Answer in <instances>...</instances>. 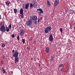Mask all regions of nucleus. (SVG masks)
<instances>
[{"instance_id":"1","label":"nucleus","mask_w":75,"mask_h":75,"mask_svg":"<svg viewBox=\"0 0 75 75\" xmlns=\"http://www.w3.org/2000/svg\"><path fill=\"white\" fill-rule=\"evenodd\" d=\"M12 52L13 54L12 55L13 57H15V63H17L18 62L19 57H18V52L17 50H12Z\"/></svg>"},{"instance_id":"2","label":"nucleus","mask_w":75,"mask_h":75,"mask_svg":"<svg viewBox=\"0 0 75 75\" xmlns=\"http://www.w3.org/2000/svg\"><path fill=\"white\" fill-rule=\"evenodd\" d=\"M30 19L32 21L33 20V23L35 25H37L39 24L40 20L39 19H38L37 16L36 15L30 16Z\"/></svg>"},{"instance_id":"3","label":"nucleus","mask_w":75,"mask_h":75,"mask_svg":"<svg viewBox=\"0 0 75 75\" xmlns=\"http://www.w3.org/2000/svg\"><path fill=\"white\" fill-rule=\"evenodd\" d=\"M51 27L50 26H48L47 27L45 28L44 30L45 33H48L49 31H51Z\"/></svg>"},{"instance_id":"4","label":"nucleus","mask_w":75,"mask_h":75,"mask_svg":"<svg viewBox=\"0 0 75 75\" xmlns=\"http://www.w3.org/2000/svg\"><path fill=\"white\" fill-rule=\"evenodd\" d=\"M26 25L29 27H30L32 25V21L30 19L28 20V21L26 22Z\"/></svg>"},{"instance_id":"5","label":"nucleus","mask_w":75,"mask_h":75,"mask_svg":"<svg viewBox=\"0 0 75 75\" xmlns=\"http://www.w3.org/2000/svg\"><path fill=\"white\" fill-rule=\"evenodd\" d=\"M40 11V12H39V11ZM36 12L37 13H38V12H39L38 13V14H39V16H41V14H43L44 13V11H43V10H42V9H41V8H40L39 9H37V11H36Z\"/></svg>"},{"instance_id":"6","label":"nucleus","mask_w":75,"mask_h":75,"mask_svg":"<svg viewBox=\"0 0 75 75\" xmlns=\"http://www.w3.org/2000/svg\"><path fill=\"white\" fill-rule=\"evenodd\" d=\"M0 30L3 33H4L6 31V27L5 26L2 25L0 27Z\"/></svg>"},{"instance_id":"7","label":"nucleus","mask_w":75,"mask_h":75,"mask_svg":"<svg viewBox=\"0 0 75 75\" xmlns=\"http://www.w3.org/2000/svg\"><path fill=\"white\" fill-rule=\"evenodd\" d=\"M20 32V35L21 36H23L24 34V31L23 28H21Z\"/></svg>"},{"instance_id":"8","label":"nucleus","mask_w":75,"mask_h":75,"mask_svg":"<svg viewBox=\"0 0 75 75\" xmlns=\"http://www.w3.org/2000/svg\"><path fill=\"white\" fill-rule=\"evenodd\" d=\"M53 36H52V34H50L49 36V40L50 41L52 42L53 41Z\"/></svg>"},{"instance_id":"9","label":"nucleus","mask_w":75,"mask_h":75,"mask_svg":"<svg viewBox=\"0 0 75 75\" xmlns=\"http://www.w3.org/2000/svg\"><path fill=\"white\" fill-rule=\"evenodd\" d=\"M33 7L34 8H37V7L38 5L37 4V2L34 1L33 2Z\"/></svg>"},{"instance_id":"10","label":"nucleus","mask_w":75,"mask_h":75,"mask_svg":"<svg viewBox=\"0 0 75 75\" xmlns=\"http://www.w3.org/2000/svg\"><path fill=\"white\" fill-rule=\"evenodd\" d=\"M45 52H46V53H49L50 52V49H49V47H47L46 48Z\"/></svg>"},{"instance_id":"11","label":"nucleus","mask_w":75,"mask_h":75,"mask_svg":"<svg viewBox=\"0 0 75 75\" xmlns=\"http://www.w3.org/2000/svg\"><path fill=\"white\" fill-rule=\"evenodd\" d=\"M23 11H24L23 10V8H21L20 9L19 11L20 14H23Z\"/></svg>"},{"instance_id":"12","label":"nucleus","mask_w":75,"mask_h":75,"mask_svg":"<svg viewBox=\"0 0 75 75\" xmlns=\"http://www.w3.org/2000/svg\"><path fill=\"white\" fill-rule=\"evenodd\" d=\"M29 5H30V3H27L25 5V8L26 9H27L29 7Z\"/></svg>"},{"instance_id":"13","label":"nucleus","mask_w":75,"mask_h":75,"mask_svg":"<svg viewBox=\"0 0 75 75\" xmlns=\"http://www.w3.org/2000/svg\"><path fill=\"white\" fill-rule=\"evenodd\" d=\"M47 6L49 7H50V6H51V4H50V2L48 0L47 1Z\"/></svg>"},{"instance_id":"14","label":"nucleus","mask_w":75,"mask_h":75,"mask_svg":"<svg viewBox=\"0 0 75 75\" xmlns=\"http://www.w3.org/2000/svg\"><path fill=\"white\" fill-rule=\"evenodd\" d=\"M7 6H8L9 4H10V2L9 1H6L5 2Z\"/></svg>"},{"instance_id":"15","label":"nucleus","mask_w":75,"mask_h":75,"mask_svg":"<svg viewBox=\"0 0 75 75\" xmlns=\"http://www.w3.org/2000/svg\"><path fill=\"white\" fill-rule=\"evenodd\" d=\"M75 12L73 10H71L70 11V14H74V13H75Z\"/></svg>"},{"instance_id":"16","label":"nucleus","mask_w":75,"mask_h":75,"mask_svg":"<svg viewBox=\"0 0 75 75\" xmlns=\"http://www.w3.org/2000/svg\"><path fill=\"white\" fill-rule=\"evenodd\" d=\"M2 72H3V74H5V73H6V70H5V69H3V67L2 68Z\"/></svg>"},{"instance_id":"17","label":"nucleus","mask_w":75,"mask_h":75,"mask_svg":"<svg viewBox=\"0 0 75 75\" xmlns=\"http://www.w3.org/2000/svg\"><path fill=\"white\" fill-rule=\"evenodd\" d=\"M6 31H7V32H8L10 31V28H8L7 27H6Z\"/></svg>"},{"instance_id":"18","label":"nucleus","mask_w":75,"mask_h":75,"mask_svg":"<svg viewBox=\"0 0 75 75\" xmlns=\"http://www.w3.org/2000/svg\"><path fill=\"white\" fill-rule=\"evenodd\" d=\"M13 11H14V13H15V14H16V13H17V9H14L13 10Z\"/></svg>"},{"instance_id":"19","label":"nucleus","mask_w":75,"mask_h":75,"mask_svg":"<svg viewBox=\"0 0 75 75\" xmlns=\"http://www.w3.org/2000/svg\"><path fill=\"white\" fill-rule=\"evenodd\" d=\"M8 28H10V29H11V23H10L8 25Z\"/></svg>"},{"instance_id":"20","label":"nucleus","mask_w":75,"mask_h":75,"mask_svg":"<svg viewBox=\"0 0 75 75\" xmlns=\"http://www.w3.org/2000/svg\"><path fill=\"white\" fill-rule=\"evenodd\" d=\"M33 39V37H30L29 39V41H31Z\"/></svg>"},{"instance_id":"21","label":"nucleus","mask_w":75,"mask_h":75,"mask_svg":"<svg viewBox=\"0 0 75 75\" xmlns=\"http://www.w3.org/2000/svg\"><path fill=\"white\" fill-rule=\"evenodd\" d=\"M58 3L55 2L54 4V6H57V5H58Z\"/></svg>"},{"instance_id":"22","label":"nucleus","mask_w":75,"mask_h":75,"mask_svg":"<svg viewBox=\"0 0 75 75\" xmlns=\"http://www.w3.org/2000/svg\"><path fill=\"white\" fill-rule=\"evenodd\" d=\"M30 7H33V4L31 3L30 4Z\"/></svg>"},{"instance_id":"23","label":"nucleus","mask_w":75,"mask_h":75,"mask_svg":"<svg viewBox=\"0 0 75 75\" xmlns=\"http://www.w3.org/2000/svg\"><path fill=\"white\" fill-rule=\"evenodd\" d=\"M22 42H23V44L25 43V39H22Z\"/></svg>"},{"instance_id":"24","label":"nucleus","mask_w":75,"mask_h":75,"mask_svg":"<svg viewBox=\"0 0 75 75\" xmlns=\"http://www.w3.org/2000/svg\"><path fill=\"white\" fill-rule=\"evenodd\" d=\"M51 60H52V61L54 60V56H52L51 57Z\"/></svg>"},{"instance_id":"25","label":"nucleus","mask_w":75,"mask_h":75,"mask_svg":"<svg viewBox=\"0 0 75 75\" xmlns=\"http://www.w3.org/2000/svg\"><path fill=\"white\" fill-rule=\"evenodd\" d=\"M59 0H55V2L57 3H59Z\"/></svg>"},{"instance_id":"26","label":"nucleus","mask_w":75,"mask_h":75,"mask_svg":"<svg viewBox=\"0 0 75 75\" xmlns=\"http://www.w3.org/2000/svg\"><path fill=\"white\" fill-rule=\"evenodd\" d=\"M27 49L28 50H30V47L28 46L27 47Z\"/></svg>"},{"instance_id":"27","label":"nucleus","mask_w":75,"mask_h":75,"mask_svg":"<svg viewBox=\"0 0 75 75\" xmlns=\"http://www.w3.org/2000/svg\"><path fill=\"white\" fill-rule=\"evenodd\" d=\"M19 38H20V36L18 35L17 37V39H18V41L19 40V39H20Z\"/></svg>"},{"instance_id":"28","label":"nucleus","mask_w":75,"mask_h":75,"mask_svg":"<svg viewBox=\"0 0 75 75\" xmlns=\"http://www.w3.org/2000/svg\"><path fill=\"white\" fill-rule=\"evenodd\" d=\"M21 17L22 18H24V16H23V14H21Z\"/></svg>"},{"instance_id":"29","label":"nucleus","mask_w":75,"mask_h":75,"mask_svg":"<svg viewBox=\"0 0 75 75\" xmlns=\"http://www.w3.org/2000/svg\"><path fill=\"white\" fill-rule=\"evenodd\" d=\"M2 47H5V44H4V43H3L2 44Z\"/></svg>"},{"instance_id":"30","label":"nucleus","mask_w":75,"mask_h":75,"mask_svg":"<svg viewBox=\"0 0 75 75\" xmlns=\"http://www.w3.org/2000/svg\"><path fill=\"white\" fill-rule=\"evenodd\" d=\"M14 37H15V36H14V35L13 34L12 35H11V37L12 38H14Z\"/></svg>"},{"instance_id":"31","label":"nucleus","mask_w":75,"mask_h":75,"mask_svg":"<svg viewBox=\"0 0 75 75\" xmlns=\"http://www.w3.org/2000/svg\"><path fill=\"white\" fill-rule=\"evenodd\" d=\"M62 65H63V64H61L60 65H59V67H62Z\"/></svg>"},{"instance_id":"32","label":"nucleus","mask_w":75,"mask_h":75,"mask_svg":"<svg viewBox=\"0 0 75 75\" xmlns=\"http://www.w3.org/2000/svg\"><path fill=\"white\" fill-rule=\"evenodd\" d=\"M60 30L61 32H62V28H60Z\"/></svg>"},{"instance_id":"33","label":"nucleus","mask_w":75,"mask_h":75,"mask_svg":"<svg viewBox=\"0 0 75 75\" xmlns=\"http://www.w3.org/2000/svg\"><path fill=\"white\" fill-rule=\"evenodd\" d=\"M33 43L35 44L36 43V41L35 40V41H34L33 42Z\"/></svg>"},{"instance_id":"34","label":"nucleus","mask_w":75,"mask_h":75,"mask_svg":"<svg viewBox=\"0 0 75 75\" xmlns=\"http://www.w3.org/2000/svg\"><path fill=\"white\" fill-rule=\"evenodd\" d=\"M1 63L2 64H3V63H4L3 61H1Z\"/></svg>"},{"instance_id":"35","label":"nucleus","mask_w":75,"mask_h":75,"mask_svg":"<svg viewBox=\"0 0 75 75\" xmlns=\"http://www.w3.org/2000/svg\"><path fill=\"white\" fill-rule=\"evenodd\" d=\"M40 20H42V18L41 17L40 18Z\"/></svg>"},{"instance_id":"36","label":"nucleus","mask_w":75,"mask_h":75,"mask_svg":"<svg viewBox=\"0 0 75 75\" xmlns=\"http://www.w3.org/2000/svg\"><path fill=\"white\" fill-rule=\"evenodd\" d=\"M1 15H0V20H1Z\"/></svg>"},{"instance_id":"37","label":"nucleus","mask_w":75,"mask_h":75,"mask_svg":"<svg viewBox=\"0 0 75 75\" xmlns=\"http://www.w3.org/2000/svg\"><path fill=\"white\" fill-rule=\"evenodd\" d=\"M68 48H70V45H69Z\"/></svg>"},{"instance_id":"38","label":"nucleus","mask_w":75,"mask_h":75,"mask_svg":"<svg viewBox=\"0 0 75 75\" xmlns=\"http://www.w3.org/2000/svg\"><path fill=\"white\" fill-rule=\"evenodd\" d=\"M73 24H74V25L75 26V23H74Z\"/></svg>"},{"instance_id":"39","label":"nucleus","mask_w":75,"mask_h":75,"mask_svg":"<svg viewBox=\"0 0 75 75\" xmlns=\"http://www.w3.org/2000/svg\"><path fill=\"white\" fill-rule=\"evenodd\" d=\"M64 14H67V12H66L64 13Z\"/></svg>"},{"instance_id":"40","label":"nucleus","mask_w":75,"mask_h":75,"mask_svg":"<svg viewBox=\"0 0 75 75\" xmlns=\"http://www.w3.org/2000/svg\"><path fill=\"white\" fill-rule=\"evenodd\" d=\"M74 29H75V27H74Z\"/></svg>"},{"instance_id":"41","label":"nucleus","mask_w":75,"mask_h":75,"mask_svg":"<svg viewBox=\"0 0 75 75\" xmlns=\"http://www.w3.org/2000/svg\"><path fill=\"white\" fill-rule=\"evenodd\" d=\"M23 7H24V8H25V7H24V6H23Z\"/></svg>"},{"instance_id":"42","label":"nucleus","mask_w":75,"mask_h":75,"mask_svg":"<svg viewBox=\"0 0 75 75\" xmlns=\"http://www.w3.org/2000/svg\"><path fill=\"white\" fill-rule=\"evenodd\" d=\"M39 66H41V65H39Z\"/></svg>"},{"instance_id":"43","label":"nucleus","mask_w":75,"mask_h":75,"mask_svg":"<svg viewBox=\"0 0 75 75\" xmlns=\"http://www.w3.org/2000/svg\"><path fill=\"white\" fill-rule=\"evenodd\" d=\"M22 28H23V27H22Z\"/></svg>"},{"instance_id":"44","label":"nucleus","mask_w":75,"mask_h":75,"mask_svg":"<svg viewBox=\"0 0 75 75\" xmlns=\"http://www.w3.org/2000/svg\"><path fill=\"white\" fill-rule=\"evenodd\" d=\"M23 6H24V4L23 5Z\"/></svg>"}]
</instances>
